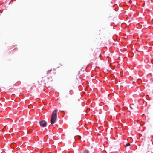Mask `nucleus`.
Returning <instances> with one entry per match:
<instances>
[{"mask_svg":"<svg viewBox=\"0 0 153 153\" xmlns=\"http://www.w3.org/2000/svg\"><path fill=\"white\" fill-rule=\"evenodd\" d=\"M88 153V151L87 150H85L84 151H83L81 153Z\"/></svg>","mask_w":153,"mask_h":153,"instance_id":"4","label":"nucleus"},{"mask_svg":"<svg viewBox=\"0 0 153 153\" xmlns=\"http://www.w3.org/2000/svg\"><path fill=\"white\" fill-rule=\"evenodd\" d=\"M40 125L43 127H45L47 124V123L45 120H42L39 122Z\"/></svg>","mask_w":153,"mask_h":153,"instance_id":"2","label":"nucleus"},{"mask_svg":"<svg viewBox=\"0 0 153 153\" xmlns=\"http://www.w3.org/2000/svg\"><path fill=\"white\" fill-rule=\"evenodd\" d=\"M57 110H55L52 112L51 120V124H54L56 121L57 118Z\"/></svg>","mask_w":153,"mask_h":153,"instance_id":"1","label":"nucleus"},{"mask_svg":"<svg viewBox=\"0 0 153 153\" xmlns=\"http://www.w3.org/2000/svg\"><path fill=\"white\" fill-rule=\"evenodd\" d=\"M16 146V144L15 143H12L11 144L10 146L12 148H13V146Z\"/></svg>","mask_w":153,"mask_h":153,"instance_id":"3","label":"nucleus"},{"mask_svg":"<svg viewBox=\"0 0 153 153\" xmlns=\"http://www.w3.org/2000/svg\"><path fill=\"white\" fill-rule=\"evenodd\" d=\"M17 48H15L13 50H17Z\"/></svg>","mask_w":153,"mask_h":153,"instance_id":"6","label":"nucleus"},{"mask_svg":"<svg viewBox=\"0 0 153 153\" xmlns=\"http://www.w3.org/2000/svg\"><path fill=\"white\" fill-rule=\"evenodd\" d=\"M15 46H12V48H11L12 49V48H13Z\"/></svg>","mask_w":153,"mask_h":153,"instance_id":"7","label":"nucleus"},{"mask_svg":"<svg viewBox=\"0 0 153 153\" xmlns=\"http://www.w3.org/2000/svg\"><path fill=\"white\" fill-rule=\"evenodd\" d=\"M130 145V144L129 143H128L127 144H126V146H129Z\"/></svg>","mask_w":153,"mask_h":153,"instance_id":"5","label":"nucleus"}]
</instances>
